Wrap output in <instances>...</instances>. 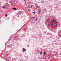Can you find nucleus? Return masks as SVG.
Instances as JSON below:
<instances>
[{
	"label": "nucleus",
	"instance_id": "f257e3e1",
	"mask_svg": "<svg viewBox=\"0 0 61 61\" xmlns=\"http://www.w3.org/2000/svg\"><path fill=\"white\" fill-rule=\"evenodd\" d=\"M51 22L50 24L51 25V26L54 28L56 27L57 25V22H56V20H53V21H52V20H51Z\"/></svg>",
	"mask_w": 61,
	"mask_h": 61
},
{
	"label": "nucleus",
	"instance_id": "f03ea898",
	"mask_svg": "<svg viewBox=\"0 0 61 61\" xmlns=\"http://www.w3.org/2000/svg\"><path fill=\"white\" fill-rule=\"evenodd\" d=\"M23 13H24V12H23V11H19L18 12V15H20V14H23Z\"/></svg>",
	"mask_w": 61,
	"mask_h": 61
},
{
	"label": "nucleus",
	"instance_id": "7ed1b4c3",
	"mask_svg": "<svg viewBox=\"0 0 61 61\" xmlns=\"http://www.w3.org/2000/svg\"><path fill=\"white\" fill-rule=\"evenodd\" d=\"M25 51H26V49L25 48H23L22 49V52H25Z\"/></svg>",
	"mask_w": 61,
	"mask_h": 61
},
{
	"label": "nucleus",
	"instance_id": "20e7f679",
	"mask_svg": "<svg viewBox=\"0 0 61 61\" xmlns=\"http://www.w3.org/2000/svg\"><path fill=\"white\" fill-rule=\"evenodd\" d=\"M14 10H17V9H16V8H14Z\"/></svg>",
	"mask_w": 61,
	"mask_h": 61
},
{
	"label": "nucleus",
	"instance_id": "39448f33",
	"mask_svg": "<svg viewBox=\"0 0 61 61\" xmlns=\"http://www.w3.org/2000/svg\"><path fill=\"white\" fill-rule=\"evenodd\" d=\"M35 20L36 22L38 21V20H37L36 19H35Z\"/></svg>",
	"mask_w": 61,
	"mask_h": 61
},
{
	"label": "nucleus",
	"instance_id": "423d86ee",
	"mask_svg": "<svg viewBox=\"0 0 61 61\" xmlns=\"http://www.w3.org/2000/svg\"><path fill=\"white\" fill-rule=\"evenodd\" d=\"M44 54L45 55V54H46V52H45V51H44Z\"/></svg>",
	"mask_w": 61,
	"mask_h": 61
},
{
	"label": "nucleus",
	"instance_id": "0eeeda50",
	"mask_svg": "<svg viewBox=\"0 0 61 61\" xmlns=\"http://www.w3.org/2000/svg\"><path fill=\"white\" fill-rule=\"evenodd\" d=\"M7 16V15L6 14L5 15V16H6V17Z\"/></svg>",
	"mask_w": 61,
	"mask_h": 61
},
{
	"label": "nucleus",
	"instance_id": "6e6552de",
	"mask_svg": "<svg viewBox=\"0 0 61 61\" xmlns=\"http://www.w3.org/2000/svg\"><path fill=\"white\" fill-rule=\"evenodd\" d=\"M3 8H5V6H3Z\"/></svg>",
	"mask_w": 61,
	"mask_h": 61
},
{
	"label": "nucleus",
	"instance_id": "1a4fd4ad",
	"mask_svg": "<svg viewBox=\"0 0 61 61\" xmlns=\"http://www.w3.org/2000/svg\"><path fill=\"white\" fill-rule=\"evenodd\" d=\"M34 14H36V12H33Z\"/></svg>",
	"mask_w": 61,
	"mask_h": 61
},
{
	"label": "nucleus",
	"instance_id": "9d476101",
	"mask_svg": "<svg viewBox=\"0 0 61 61\" xmlns=\"http://www.w3.org/2000/svg\"><path fill=\"white\" fill-rule=\"evenodd\" d=\"M32 6L31 5L30 6V7H31V8H32Z\"/></svg>",
	"mask_w": 61,
	"mask_h": 61
},
{
	"label": "nucleus",
	"instance_id": "9b49d317",
	"mask_svg": "<svg viewBox=\"0 0 61 61\" xmlns=\"http://www.w3.org/2000/svg\"><path fill=\"white\" fill-rule=\"evenodd\" d=\"M40 53L41 54H42V52H41Z\"/></svg>",
	"mask_w": 61,
	"mask_h": 61
},
{
	"label": "nucleus",
	"instance_id": "f8f14e48",
	"mask_svg": "<svg viewBox=\"0 0 61 61\" xmlns=\"http://www.w3.org/2000/svg\"><path fill=\"white\" fill-rule=\"evenodd\" d=\"M27 46L28 47H29V45H28Z\"/></svg>",
	"mask_w": 61,
	"mask_h": 61
},
{
	"label": "nucleus",
	"instance_id": "ddd939ff",
	"mask_svg": "<svg viewBox=\"0 0 61 61\" xmlns=\"http://www.w3.org/2000/svg\"><path fill=\"white\" fill-rule=\"evenodd\" d=\"M29 11H30V9H29Z\"/></svg>",
	"mask_w": 61,
	"mask_h": 61
},
{
	"label": "nucleus",
	"instance_id": "4468645a",
	"mask_svg": "<svg viewBox=\"0 0 61 61\" xmlns=\"http://www.w3.org/2000/svg\"><path fill=\"white\" fill-rule=\"evenodd\" d=\"M36 19H38V18H36Z\"/></svg>",
	"mask_w": 61,
	"mask_h": 61
},
{
	"label": "nucleus",
	"instance_id": "2eb2a0df",
	"mask_svg": "<svg viewBox=\"0 0 61 61\" xmlns=\"http://www.w3.org/2000/svg\"><path fill=\"white\" fill-rule=\"evenodd\" d=\"M34 23V22H31V23Z\"/></svg>",
	"mask_w": 61,
	"mask_h": 61
},
{
	"label": "nucleus",
	"instance_id": "dca6fc26",
	"mask_svg": "<svg viewBox=\"0 0 61 61\" xmlns=\"http://www.w3.org/2000/svg\"><path fill=\"white\" fill-rule=\"evenodd\" d=\"M54 42H56V41H54Z\"/></svg>",
	"mask_w": 61,
	"mask_h": 61
},
{
	"label": "nucleus",
	"instance_id": "f3484780",
	"mask_svg": "<svg viewBox=\"0 0 61 61\" xmlns=\"http://www.w3.org/2000/svg\"><path fill=\"white\" fill-rule=\"evenodd\" d=\"M13 3L11 4V5H13Z\"/></svg>",
	"mask_w": 61,
	"mask_h": 61
},
{
	"label": "nucleus",
	"instance_id": "a211bd4d",
	"mask_svg": "<svg viewBox=\"0 0 61 61\" xmlns=\"http://www.w3.org/2000/svg\"><path fill=\"white\" fill-rule=\"evenodd\" d=\"M57 57H58V55H57Z\"/></svg>",
	"mask_w": 61,
	"mask_h": 61
},
{
	"label": "nucleus",
	"instance_id": "6ab92c4d",
	"mask_svg": "<svg viewBox=\"0 0 61 61\" xmlns=\"http://www.w3.org/2000/svg\"><path fill=\"white\" fill-rule=\"evenodd\" d=\"M25 0H24V2H25Z\"/></svg>",
	"mask_w": 61,
	"mask_h": 61
},
{
	"label": "nucleus",
	"instance_id": "aec40b11",
	"mask_svg": "<svg viewBox=\"0 0 61 61\" xmlns=\"http://www.w3.org/2000/svg\"><path fill=\"white\" fill-rule=\"evenodd\" d=\"M14 8H12V9H14Z\"/></svg>",
	"mask_w": 61,
	"mask_h": 61
},
{
	"label": "nucleus",
	"instance_id": "412c9836",
	"mask_svg": "<svg viewBox=\"0 0 61 61\" xmlns=\"http://www.w3.org/2000/svg\"><path fill=\"white\" fill-rule=\"evenodd\" d=\"M34 7H35V8H36V7L35 6H34Z\"/></svg>",
	"mask_w": 61,
	"mask_h": 61
},
{
	"label": "nucleus",
	"instance_id": "4be33fe9",
	"mask_svg": "<svg viewBox=\"0 0 61 61\" xmlns=\"http://www.w3.org/2000/svg\"><path fill=\"white\" fill-rule=\"evenodd\" d=\"M43 11H44V10L43 9Z\"/></svg>",
	"mask_w": 61,
	"mask_h": 61
},
{
	"label": "nucleus",
	"instance_id": "5701e85b",
	"mask_svg": "<svg viewBox=\"0 0 61 61\" xmlns=\"http://www.w3.org/2000/svg\"><path fill=\"white\" fill-rule=\"evenodd\" d=\"M1 12H3V11H1Z\"/></svg>",
	"mask_w": 61,
	"mask_h": 61
},
{
	"label": "nucleus",
	"instance_id": "b1692460",
	"mask_svg": "<svg viewBox=\"0 0 61 61\" xmlns=\"http://www.w3.org/2000/svg\"><path fill=\"white\" fill-rule=\"evenodd\" d=\"M44 10H46V9H44Z\"/></svg>",
	"mask_w": 61,
	"mask_h": 61
},
{
	"label": "nucleus",
	"instance_id": "393cba45",
	"mask_svg": "<svg viewBox=\"0 0 61 61\" xmlns=\"http://www.w3.org/2000/svg\"><path fill=\"white\" fill-rule=\"evenodd\" d=\"M45 13H46V12H45Z\"/></svg>",
	"mask_w": 61,
	"mask_h": 61
},
{
	"label": "nucleus",
	"instance_id": "a878e982",
	"mask_svg": "<svg viewBox=\"0 0 61 61\" xmlns=\"http://www.w3.org/2000/svg\"><path fill=\"white\" fill-rule=\"evenodd\" d=\"M15 60H16V59H15Z\"/></svg>",
	"mask_w": 61,
	"mask_h": 61
},
{
	"label": "nucleus",
	"instance_id": "bb28decb",
	"mask_svg": "<svg viewBox=\"0 0 61 61\" xmlns=\"http://www.w3.org/2000/svg\"><path fill=\"white\" fill-rule=\"evenodd\" d=\"M38 3H39V2H38Z\"/></svg>",
	"mask_w": 61,
	"mask_h": 61
}]
</instances>
